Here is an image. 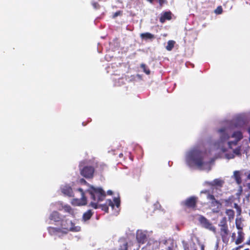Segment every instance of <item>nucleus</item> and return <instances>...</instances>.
<instances>
[{
  "mask_svg": "<svg viewBox=\"0 0 250 250\" xmlns=\"http://www.w3.org/2000/svg\"><path fill=\"white\" fill-rule=\"evenodd\" d=\"M185 162L191 168H196L202 170L209 171L214 160L207 151L199 146L188 149L185 154Z\"/></svg>",
  "mask_w": 250,
  "mask_h": 250,
  "instance_id": "nucleus-1",
  "label": "nucleus"
},
{
  "mask_svg": "<svg viewBox=\"0 0 250 250\" xmlns=\"http://www.w3.org/2000/svg\"><path fill=\"white\" fill-rule=\"evenodd\" d=\"M219 140L214 143L216 149L225 152L236 146L243 138V134L240 130L230 131L227 127H222L217 130Z\"/></svg>",
  "mask_w": 250,
  "mask_h": 250,
  "instance_id": "nucleus-2",
  "label": "nucleus"
},
{
  "mask_svg": "<svg viewBox=\"0 0 250 250\" xmlns=\"http://www.w3.org/2000/svg\"><path fill=\"white\" fill-rule=\"evenodd\" d=\"M87 191L91 195L93 201L91 202V206L94 208H101L102 210L107 212L108 206L114 208L115 206L118 208L120 205V200L119 198H114L113 202L111 200H107L105 204L97 205V202L102 201L106 196L105 192L101 188L95 187L91 186Z\"/></svg>",
  "mask_w": 250,
  "mask_h": 250,
  "instance_id": "nucleus-3",
  "label": "nucleus"
},
{
  "mask_svg": "<svg viewBox=\"0 0 250 250\" xmlns=\"http://www.w3.org/2000/svg\"><path fill=\"white\" fill-rule=\"evenodd\" d=\"M59 225L60 226L57 227L48 228V231L50 235L61 237L69 231L78 232L81 230L79 226H75L71 220L68 219H62Z\"/></svg>",
  "mask_w": 250,
  "mask_h": 250,
  "instance_id": "nucleus-4",
  "label": "nucleus"
},
{
  "mask_svg": "<svg viewBox=\"0 0 250 250\" xmlns=\"http://www.w3.org/2000/svg\"><path fill=\"white\" fill-rule=\"evenodd\" d=\"M81 174L83 177L89 178L93 176L94 173V168L91 166H85V162H81L79 165Z\"/></svg>",
  "mask_w": 250,
  "mask_h": 250,
  "instance_id": "nucleus-5",
  "label": "nucleus"
},
{
  "mask_svg": "<svg viewBox=\"0 0 250 250\" xmlns=\"http://www.w3.org/2000/svg\"><path fill=\"white\" fill-rule=\"evenodd\" d=\"M201 193L207 194V199L210 201V207L212 208V211L216 213L218 212L221 206L220 203L215 199L213 195L210 194L208 191H202Z\"/></svg>",
  "mask_w": 250,
  "mask_h": 250,
  "instance_id": "nucleus-6",
  "label": "nucleus"
},
{
  "mask_svg": "<svg viewBox=\"0 0 250 250\" xmlns=\"http://www.w3.org/2000/svg\"><path fill=\"white\" fill-rule=\"evenodd\" d=\"M198 220L202 227L213 232L214 233H216V228L206 218L203 216L200 215L198 218Z\"/></svg>",
  "mask_w": 250,
  "mask_h": 250,
  "instance_id": "nucleus-7",
  "label": "nucleus"
},
{
  "mask_svg": "<svg viewBox=\"0 0 250 250\" xmlns=\"http://www.w3.org/2000/svg\"><path fill=\"white\" fill-rule=\"evenodd\" d=\"M54 206H56V208L59 210L64 209L65 212H68L73 216H75L76 214V211L74 209L72 208L70 206L68 205H63V204L61 202L51 204V207H53Z\"/></svg>",
  "mask_w": 250,
  "mask_h": 250,
  "instance_id": "nucleus-8",
  "label": "nucleus"
},
{
  "mask_svg": "<svg viewBox=\"0 0 250 250\" xmlns=\"http://www.w3.org/2000/svg\"><path fill=\"white\" fill-rule=\"evenodd\" d=\"M148 232L146 230H138L136 232V239L138 243L144 244L147 238Z\"/></svg>",
  "mask_w": 250,
  "mask_h": 250,
  "instance_id": "nucleus-9",
  "label": "nucleus"
},
{
  "mask_svg": "<svg viewBox=\"0 0 250 250\" xmlns=\"http://www.w3.org/2000/svg\"><path fill=\"white\" fill-rule=\"evenodd\" d=\"M61 192L65 196L72 197L73 196V192L71 187L68 184L62 185L60 187Z\"/></svg>",
  "mask_w": 250,
  "mask_h": 250,
  "instance_id": "nucleus-10",
  "label": "nucleus"
},
{
  "mask_svg": "<svg viewBox=\"0 0 250 250\" xmlns=\"http://www.w3.org/2000/svg\"><path fill=\"white\" fill-rule=\"evenodd\" d=\"M219 234L221 237L222 241L224 243L227 244L229 241V231L228 228H220Z\"/></svg>",
  "mask_w": 250,
  "mask_h": 250,
  "instance_id": "nucleus-11",
  "label": "nucleus"
},
{
  "mask_svg": "<svg viewBox=\"0 0 250 250\" xmlns=\"http://www.w3.org/2000/svg\"><path fill=\"white\" fill-rule=\"evenodd\" d=\"M79 191L80 192L82 196L81 199H74L72 200L71 203L75 206H83L86 204V200L84 196V194L83 190L81 188H79Z\"/></svg>",
  "mask_w": 250,
  "mask_h": 250,
  "instance_id": "nucleus-12",
  "label": "nucleus"
},
{
  "mask_svg": "<svg viewBox=\"0 0 250 250\" xmlns=\"http://www.w3.org/2000/svg\"><path fill=\"white\" fill-rule=\"evenodd\" d=\"M49 219L55 222L57 225H59L62 220L61 215L56 211H54L50 213Z\"/></svg>",
  "mask_w": 250,
  "mask_h": 250,
  "instance_id": "nucleus-13",
  "label": "nucleus"
},
{
  "mask_svg": "<svg viewBox=\"0 0 250 250\" xmlns=\"http://www.w3.org/2000/svg\"><path fill=\"white\" fill-rule=\"evenodd\" d=\"M197 198L196 197L192 196L187 199L184 201L185 205L188 208H194L196 205Z\"/></svg>",
  "mask_w": 250,
  "mask_h": 250,
  "instance_id": "nucleus-14",
  "label": "nucleus"
},
{
  "mask_svg": "<svg viewBox=\"0 0 250 250\" xmlns=\"http://www.w3.org/2000/svg\"><path fill=\"white\" fill-rule=\"evenodd\" d=\"M241 146H239L235 149L233 150L232 153H227L225 157L228 159H232L234 158L235 156H239L241 154Z\"/></svg>",
  "mask_w": 250,
  "mask_h": 250,
  "instance_id": "nucleus-15",
  "label": "nucleus"
},
{
  "mask_svg": "<svg viewBox=\"0 0 250 250\" xmlns=\"http://www.w3.org/2000/svg\"><path fill=\"white\" fill-rule=\"evenodd\" d=\"M172 13L170 11L165 12L160 18V21L163 23L166 20H170L172 19Z\"/></svg>",
  "mask_w": 250,
  "mask_h": 250,
  "instance_id": "nucleus-16",
  "label": "nucleus"
},
{
  "mask_svg": "<svg viewBox=\"0 0 250 250\" xmlns=\"http://www.w3.org/2000/svg\"><path fill=\"white\" fill-rule=\"evenodd\" d=\"M140 37L142 40H144L145 41H147V40L152 41L153 39H155L154 35H153L150 33H149V32L141 33L140 34Z\"/></svg>",
  "mask_w": 250,
  "mask_h": 250,
  "instance_id": "nucleus-17",
  "label": "nucleus"
},
{
  "mask_svg": "<svg viewBox=\"0 0 250 250\" xmlns=\"http://www.w3.org/2000/svg\"><path fill=\"white\" fill-rule=\"evenodd\" d=\"M237 233L238 236L235 242L236 245H239L243 242L245 234L242 230H238Z\"/></svg>",
  "mask_w": 250,
  "mask_h": 250,
  "instance_id": "nucleus-18",
  "label": "nucleus"
},
{
  "mask_svg": "<svg viewBox=\"0 0 250 250\" xmlns=\"http://www.w3.org/2000/svg\"><path fill=\"white\" fill-rule=\"evenodd\" d=\"M119 243H120V250H127V243L125 238H122L120 239Z\"/></svg>",
  "mask_w": 250,
  "mask_h": 250,
  "instance_id": "nucleus-19",
  "label": "nucleus"
},
{
  "mask_svg": "<svg viewBox=\"0 0 250 250\" xmlns=\"http://www.w3.org/2000/svg\"><path fill=\"white\" fill-rule=\"evenodd\" d=\"M224 183V182L223 180L221 179H214L212 182L209 183V184L211 186L221 187Z\"/></svg>",
  "mask_w": 250,
  "mask_h": 250,
  "instance_id": "nucleus-20",
  "label": "nucleus"
},
{
  "mask_svg": "<svg viewBox=\"0 0 250 250\" xmlns=\"http://www.w3.org/2000/svg\"><path fill=\"white\" fill-rule=\"evenodd\" d=\"M93 213L91 210H88L86 212H84L83 216V220L84 222H86V221L90 219Z\"/></svg>",
  "mask_w": 250,
  "mask_h": 250,
  "instance_id": "nucleus-21",
  "label": "nucleus"
},
{
  "mask_svg": "<svg viewBox=\"0 0 250 250\" xmlns=\"http://www.w3.org/2000/svg\"><path fill=\"white\" fill-rule=\"evenodd\" d=\"M218 226L220 228H228L226 217H224L222 218V219L220 221Z\"/></svg>",
  "mask_w": 250,
  "mask_h": 250,
  "instance_id": "nucleus-22",
  "label": "nucleus"
},
{
  "mask_svg": "<svg viewBox=\"0 0 250 250\" xmlns=\"http://www.w3.org/2000/svg\"><path fill=\"white\" fill-rule=\"evenodd\" d=\"M233 176L235 179L236 183L238 184L241 182V179L240 177V172L239 171H234L233 172Z\"/></svg>",
  "mask_w": 250,
  "mask_h": 250,
  "instance_id": "nucleus-23",
  "label": "nucleus"
},
{
  "mask_svg": "<svg viewBox=\"0 0 250 250\" xmlns=\"http://www.w3.org/2000/svg\"><path fill=\"white\" fill-rule=\"evenodd\" d=\"M226 213L228 216L229 220L231 221L234 216V211L232 209H228L226 210Z\"/></svg>",
  "mask_w": 250,
  "mask_h": 250,
  "instance_id": "nucleus-24",
  "label": "nucleus"
},
{
  "mask_svg": "<svg viewBox=\"0 0 250 250\" xmlns=\"http://www.w3.org/2000/svg\"><path fill=\"white\" fill-rule=\"evenodd\" d=\"M175 42L173 40L168 41L166 48L167 51H171L174 47Z\"/></svg>",
  "mask_w": 250,
  "mask_h": 250,
  "instance_id": "nucleus-25",
  "label": "nucleus"
},
{
  "mask_svg": "<svg viewBox=\"0 0 250 250\" xmlns=\"http://www.w3.org/2000/svg\"><path fill=\"white\" fill-rule=\"evenodd\" d=\"M245 124L243 118L241 117L238 118V123L235 125L236 127H242Z\"/></svg>",
  "mask_w": 250,
  "mask_h": 250,
  "instance_id": "nucleus-26",
  "label": "nucleus"
},
{
  "mask_svg": "<svg viewBox=\"0 0 250 250\" xmlns=\"http://www.w3.org/2000/svg\"><path fill=\"white\" fill-rule=\"evenodd\" d=\"M141 68L143 69V71L147 75H149L150 73V71L147 66L144 63L141 64Z\"/></svg>",
  "mask_w": 250,
  "mask_h": 250,
  "instance_id": "nucleus-27",
  "label": "nucleus"
},
{
  "mask_svg": "<svg viewBox=\"0 0 250 250\" xmlns=\"http://www.w3.org/2000/svg\"><path fill=\"white\" fill-rule=\"evenodd\" d=\"M235 224L237 229L239 230H242L243 228V225L242 224L241 221L240 220H239L238 219H236L235 221Z\"/></svg>",
  "mask_w": 250,
  "mask_h": 250,
  "instance_id": "nucleus-28",
  "label": "nucleus"
},
{
  "mask_svg": "<svg viewBox=\"0 0 250 250\" xmlns=\"http://www.w3.org/2000/svg\"><path fill=\"white\" fill-rule=\"evenodd\" d=\"M214 12L216 14H221L223 12V8L221 6H219L215 10Z\"/></svg>",
  "mask_w": 250,
  "mask_h": 250,
  "instance_id": "nucleus-29",
  "label": "nucleus"
},
{
  "mask_svg": "<svg viewBox=\"0 0 250 250\" xmlns=\"http://www.w3.org/2000/svg\"><path fill=\"white\" fill-rule=\"evenodd\" d=\"M122 14V11H117L114 13V14L113 15V18H115L118 16L121 15Z\"/></svg>",
  "mask_w": 250,
  "mask_h": 250,
  "instance_id": "nucleus-30",
  "label": "nucleus"
},
{
  "mask_svg": "<svg viewBox=\"0 0 250 250\" xmlns=\"http://www.w3.org/2000/svg\"><path fill=\"white\" fill-rule=\"evenodd\" d=\"M160 6L161 7L165 3L167 2V0H158Z\"/></svg>",
  "mask_w": 250,
  "mask_h": 250,
  "instance_id": "nucleus-31",
  "label": "nucleus"
},
{
  "mask_svg": "<svg viewBox=\"0 0 250 250\" xmlns=\"http://www.w3.org/2000/svg\"><path fill=\"white\" fill-rule=\"evenodd\" d=\"M183 245L184 247V250H190L189 249V245L185 243L184 242H183ZM191 250H197L196 249Z\"/></svg>",
  "mask_w": 250,
  "mask_h": 250,
  "instance_id": "nucleus-32",
  "label": "nucleus"
},
{
  "mask_svg": "<svg viewBox=\"0 0 250 250\" xmlns=\"http://www.w3.org/2000/svg\"><path fill=\"white\" fill-rule=\"evenodd\" d=\"M92 4L93 7L95 9H98L100 8V5L97 2H93Z\"/></svg>",
  "mask_w": 250,
  "mask_h": 250,
  "instance_id": "nucleus-33",
  "label": "nucleus"
},
{
  "mask_svg": "<svg viewBox=\"0 0 250 250\" xmlns=\"http://www.w3.org/2000/svg\"><path fill=\"white\" fill-rule=\"evenodd\" d=\"M248 133L249 135V141L250 142V126L248 128Z\"/></svg>",
  "mask_w": 250,
  "mask_h": 250,
  "instance_id": "nucleus-34",
  "label": "nucleus"
},
{
  "mask_svg": "<svg viewBox=\"0 0 250 250\" xmlns=\"http://www.w3.org/2000/svg\"><path fill=\"white\" fill-rule=\"evenodd\" d=\"M235 233L234 232L232 234V235H231V237H232V240H234V239H235Z\"/></svg>",
  "mask_w": 250,
  "mask_h": 250,
  "instance_id": "nucleus-35",
  "label": "nucleus"
},
{
  "mask_svg": "<svg viewBox=\"0 0 250 250\" xmlns=\"http://www.w3.org/2000/svg\"><path fill=\"white\" fill-rule=\"evenodd\" d=\"M107 194L109 195H111L112 194V191L110 190L107 191Z\"/></svg>",
  "mask_w": 250,
  "mask_h": 250,
  "instance_id": "nucleus-36",
  "label": "nucleus"
},
{
  "mask_svg": "<svg viewBox=\"0 0 250 250\" xmlns=\"http://www.w3.org/2000/svg\"><path fill=\"white\" fill-rule=\"evenodd\" d=\"M246 244L248 245H250V237L249 238V240L247 242Z\"/></svg>",
  "mask_w": 250,
  "mask_h": 250,
  "instance_id": "nucleus-37",
  "label": "nucleus"
},
{
  "mask_svg": "<svg viewBox=\"0 0 250 250\" xmlns=\"http://www.w3.org/2000/svg\"><path fill=\"white\" fill-rule=\"evenodd\" d=\"M146 0L151 3H152L154 1V0Z\"/></svg>",
  "mask_w": 250,
  "mask_h": 250,
  "instance_id": "nucleus-38",
  "label": "nucleus"
},
{
  "mask_svg": "<svg viewBox=\"0 0 250 250\" xmlns=\"http://www.w3.org/2000/svg\"><path fill=\"white\" fill-rule=\"evenodd\" d=\"M247 178L248 179L250 180V173L248 174Z\"/></svg>",
  "mask_w": 250,
  "mask_h": 250,
  "instance_id": "nucleus-39",
  "label": "nucleus"
},
{
  "mask_svg": "<svg viewBox=\"0 0 250 250\" xmlns=\"http://www.w3.org/2000/svg\"><path fill=\"white\" fill-rule=\"evenodd\" d=\"M248 187L250 189V183L248 184Z\"/></svg>",
  "mask_w": 250,
  "mask_h": 250,
  "instance_id": "nucleus-40",
  "label": "nucleus"
},
{
  "mask_svg": "<svg viewBox=\"0 0 250 250\" xmlns=\"http://www.w3.org/2000/svg\"><path fill=\"white\" fill-rule=\"evenodd\" d=\"M201 250H204V246H201Z\"/></svg>",
  "mask_w": 250,
  "mask_h": 250,
  "instance_id": "nucleus-41",
  "label": "nucleus"
},
{
  "mask_svg": "<svg viewBox=\"0 0 250 250\" xmlns=\"http://www.w3.org/2000/svg\"><path fill=\"white\" fill-rule=\"evenodd\" d=\"M244 250H250L249 249H245Z\"/></svg>",
  "mask_w": 250,
  "mask_h": 250,
  "instance_id": "nucleus-42",
  "label": "nucleus"
}]
</instances>
